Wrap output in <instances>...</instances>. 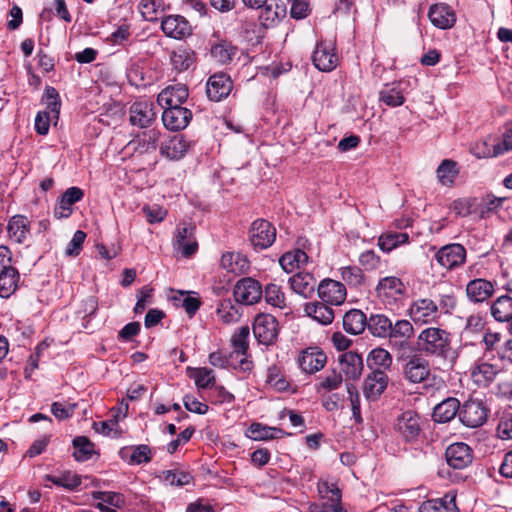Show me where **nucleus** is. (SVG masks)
<instances>
[{
  "mask_svg": "<svg viewBox=\"0 0 512 512\" xmlns=\"http://www.w3.org/2000/svg\"><path fill=\"white\" fill-rule=\"evenodd\" d=\"M450 334L438 327H428L418 335V346L426 355L446 358L451 350Z\"/></svg>",
  "mask_w": 512,
  "mask_h": 512,
  "instance_id": "obj_1",
  "label": "nucleus"
},
{
  "mask_svg": "<svg viewBox=\"0 0 512 512\" xmlns=\"http://www.w3.org/2000/svg\"><path fill=\"white\" fill-rule=\"evenodd\" d=\"M493 359L483 354L469 368L470 380L478 388H488L503 372L501 364L492 362Z\"/></svg>",
  "mask_w": 512,
  "mask_h": 512,
  "instance_id": "obj_2",
  "label": "nucleus"
},
{
  "mask_svg": "<svg viewBox=\"0 0 512 512\" xmlns=\"http://www.w3.org/2000/svg\"><path fill=\"white\" fill-rule=\"evenodd\" d=\"M20 280L18 270L12 266V253L6 246H0V297L13 295Z\"/></svg>",
  "mask_w": 512,
  "mask_h": 512,
  "instance_id": "obj_3",
  "label": "nucleus"
},
{
  "mask_svg": "<svg viewBox=\"0 0 512 512\" xmlns=\"http://www.w3.org/2000/svg\"><path fill=\"white\" fill-rule=\"evenodd\" d=\"M402 374L410 384H422L434 379L429 361L421 354H412L404 359Z\"/></svg>",
  "mask_w": 512,
  "mask_h": 512,
  "instance_id": "obj_4",
  "label": "nucleus"
},
{
  "mask_svg": "<svg viewBox=\"0 0 512 512\" xmlns=\"http://www.w3.org/2000/svg\"><path fill=\"white\" fill-rule=\"evenodd\" d=\"M488 412L489 410L482 400L469 399L460 405L458 418L464 426L478 428L487 421Z\"/></svg>",
  "mask_w": 512,
  "mask_h": 512,
  "instance_id": "obj_5",
  "label": "nucleus"
},
{
  "mask_svg": "<svg viewBox=\"0 0 512 512\" xmlns=\"http://www.w3.org/2000/svg\"><path fill=\"white\" fill-rule=\"evenodd\" d=\"M276 238L275 227L265 219H257L252 222L249 230V240L256 250L270 247Z\"/></svg>",
  "mask_w": 512,
  "mask_h": 512,
  "instance_id": "obj_6",
  "label": "nucleus"
},
{
  "mask_svg": "<svg viewBox=\"0 0 512 512\" xmlns=\"http://www.w3.org/2000/svg\"><path fill=\"white\" fill-rule=\"evenodd\" d=\"M467 251L465 247L458 243H451L442 246L435 253L436 262L447 270H454L461 267L466 262Z\"/></svg>",
  "mask_w": 512,
  "mask_h": 512,
  "instance_id": "obj_7",
  "label": "nucleus"
},
{
  "mask_svg": "<svg viewBox=\"0 0 512 512\" xmlns=\"http://www.w3.org/2000/svg\"><path fill=\"white\" fill-rule=\"evenodd\" d=\"M278 322L271 314H259L253 323V333L260 344L271 345L278 337Z\"/></svg>",
  "mask_w": 512,
  "mask_h": 512,
  "instance_id": "obj_8",
  "label": "nucleus"
},
{
  "mask_svg": "<svg viewBox=\"0 0 512 512\" xmlns=\"http://www.w3.org/2000/svg\"><path fill=\"white\" fill-rule=\"evenodd\" d=\"M496 282L485 278L471 279L465 288L468 301L473 304H488L495 294Z\"/></svg>",
  "mask_w": 512,
  "mask_h": 512,
  "instance_id": "obj_9",
  "label": "nucleus"
},
{
  "mask_svg": "<svg viewBox=\"0 0 512 512\" xmlns=\"http://www.w3.org/2000/svg\"><path fill=\"white\" fill-rule=\"evenodd\" d=\"M263 291L261 284L251 278H242L234 286L233 296L238 304L253 305L262 297Z\"/></svg>",
  "mask_w": 512,
  "mask_h": 512,
  "instance_id": "obj_10",
  "label": "nucleus"
},
{
  "mask_svg": "<svg viewBox=\"0 0 512 512\" xmlns=\"http://www.w3.org/2000/svg\"><path fill=\"white\" fill-rule=\"evenodd\" d=\"M250 329L247 325L238 328L231 337L233 350L231 357H234L238 363V368L247 371L251 367V362L247 360V352L249 349Z\"/></svg>",
  "mask_w": 512,
  "mask_h": 512,
  "instance_id": "obj_11",
  "label": "nucleus"
},
{
  "mask_svg": "<svg viewBox=\"0 0 512 512\" xmlns=\"http://www.w3.org/2000/svg\"><path fill=\"white\" fill-rule=\"evenodd\" d=\"M257 10H259L257 17L259 24L265 29L277 26L287 13V7L283 0H268Z\"/></svg>",
  "mask_w": 512,
  "mask_h": 512,
  "instance_id": "obj_12",
  "label": "nucleus"
},
{
  "mask_svg": "<svg viewBox=\"0 0 512 512\" xmlns=\"http://www.w3.org/2000/svg\"><path fill=\"white\" fill-rule=\"evenodd\" d=\"M196 227L192 223L178 225L173 246L181 251L185 257H190L198 250V243L195 238Z\"/></svg>",
  "mask_w": 512,
  "mask_h": 512,
  "instance_id": "obj_13",
  "label": "nucleus"
},
{
  "mask_svg": "<svg viewBox=\"0 0 512 512\" xmlns=\"http://www.w3.org/2000/svg\"><path fill=\"white\" fill-rule=\"evenodd\" d=\"M156 107L153 102L139 100L134 102L130 109V123L139 128L149 127L156 119Z\"/></svg>",
  "mask_w": 512,
  "mask_h": 512,
  "instance_id": "obj_14",
  "label": "nucleus"
},
{
  "mask_svg": "<svg viewBox=\"0 0 512 512\" xmlns=\"http://www.w3.org/2000/svg\"><path fill=\"white\" fill-rule=\"evenodd\" d=\"M375 290L382 301L391 304L405 294L406 286L400 278L387 276L379 280Z\"/></svg>",
  "mask_w": 512,
  "mask_h": 512,
  "instance_id": "obj_15",
  "label": "nucleus"
},
{
  "mask_svg": "<svg viewBox=\"0 0 512 512\" xmlns=\"http://www.w3.org/2000/svg\"><path fill=\"white\" fill-rule=\"evenodd\" d=\"M318 296L327 304L339 306L344 303L347 290L340 281L324 279L318 286Z\"/></svg>",
  "mask_w": 512,
  "mask_h": 512,
  "instance_id": "obj_16",
  "label": "nucleus"
},
{
  "mask_svg": "<svg viewBox=\"0 0 512 512\" xmlns=\"http://www.w3.org/2000/svg\"><path fill=\"white\" fill-rule=\"evenodd\" d=\"M445 458L451 468L462 470L472 463L473 451L466 443L457 442L447 447Z\"/></svg>",
  "mask_w": 512,
  "mask_h": 512,
  "instance_id": "obj_17",
  "label": "nucleus"
},
{
  "mask_svg": "<svg viewBox=\"0 0 512 512\" xmlns=\"http://www.w3.org/2000/svg\"><path fill=\"white\" fill-rule=\"evenodd\" d=\"M411 319L416 324H426L438 318V305L429 298L415 300L409 309Z\"/></svg>",
  "mask_w": 512,
  "mask_h": 512,
  "instance_id": "obj_18",
  "label": "nucleus"
},
{
  "mask_svg": "<svg viewBox=\"0 0 512 512\" xmlns=\"http://www.w3.org/2000/svg\"><path fill=\"white\" fill-rule=\"evenodd\" d=\"M389 377L384 370L371 371L363 383V394L367 400L374 401L386 390Z\"/></svg>",
  "mask_w": 512,
  "mask_h": 512,
  "instance_id": "obj_19",
  "label": "nucleus"
},
{
  "mask_svg": "<svg viewBox=\"0 0 512 512\" xmlns=\"http://www.w3.org/2000/svg\"><path fill=\"white\" fill-rule=\"evenodd\" d=\"M8 238L16 244H26L31 238V222L27 216L16 214L8 220Z\"/></svg>",
  "mask_w": 512,
  "mask_h": 512,
  "instance_id": "obj_20",
  "label": "nucleus"
},
{
  "mask_svg": "<svg viewBox=\"0 0 512 512\" xmlns=\"http://www.w3.org/2000/svg\"><path fill=\"white\" fill-rule=\"evenodd\" d=\"M232 87L233 84L229 75L223 72L216 73L210 76L207 81L206 94L210 100L219 102L230 94Z\"/></svg>",
  "mask_w": 512,
  "mask_h": 512,
  "instance_id": "obj_21",
  "label": "nucleus"
},
{
  "mask_svg": "<svg viewBox=\"0 0 512 512\" xmlns=\"http://www.w3.org/2000/svg\"><path fill=\"white\" fill-rule=\"evenodd\" d=\"M162 121L164 126L172 131L186 128L192 118V112L182 106L163 108Z\"/></svg>",
  "mask_w": 512,
  "mask_h": 512,
  "instance_id": "obj_22",
  "label": "nucleus"
},
{
  "mask_svg": "<svg viewBox=\"0 0 512 512\" xmlns=\"http://www.w3.org/2000/svg\"><path fill=\"white\" fill-rule=\"evenodd\" d=\"M161 29L164 34L174 39H182L192 33L189 22L180 15H169L161 22Z\"/></svg>",
  "mask_w": 512,
  "mask_h": 512,
  "instance_id": "obj_23",
  "label": "nucleus"
},
{
  "mask_svg": "<svg viewBox=\"0 0 512 512\" xmlns=\"http://www.w3.org/2000/svg\"><path fill=\"white\" fill-rule=\"evenodd\" d=\"M314 66L323 72L332 71L337 66L338 58L333 48L326 42H319L312 55Z\"/></svg>",
  "mask_w": 512,
  "mask_h": 512,
  "instance_id": "obj_24",
  "label": "nucleus"
},
{
  "mask_svg": "<svg viewBox=\"0 0 512 512\" xmlns=\"http://www.w3.org/2000/svg\"><path fill=\"white\" fill-rule=\"evenodd\" d=\"M397 431L407 442L416 440L421 432L420 418L413 411H406L398 418Z\"/></svg>",
  "mask_w": 512,
  "mask_h": 512,
  "instance_id": "obj_25",
  "label": "nucleus"
},
{
  "mask_svg": "<svg viewBox=\"0 0 512 512\" xmlns=\"http://www.w3.org/2000/svg\"><path fill=\"white\" fill-rule=\"evenodd\" d=\"M298 361L302 371L313 374L324 368L327 356L321 350L308 348L301 353Z\"/></svg>",
  "mask_w": 512,
  "mask_h": 512,
  "instance_id": "obj_26",
  "label": "nucleus"
},
{
  "mask_svg": "<svg viewBox=\"0 0 512 512\" xmlns=\"http://www.w3.org/2000/svg\"><path fill=\"white\" fill-rule=\"evenodd\" d=\"M341 371L347 378L356 380L360 378L363 371V359L360 354L353 351L343 352L339 355Z\"/></svg>",
  "mask_w": 512,
  "mask_h": 512,
  "instance_id": "obj_27",
  "label": "nucleus"
},
{
  "mask_svg": "<svg viewBox=\"0 0 512 512\" xmlns=\"http://www.w3.org/2000/svg\"><path fill=\"white\" fill-rule=\"evenodd\" d=\"M188 94V89L184 85L169 86L158 94L157 102L162 108L181 106Z\"/></svg>",
  "mask_w": 512,
  "mask_h": 512,
  "instance_id": "obj_28",
  "label": "nucleus"
},
{
  "mask_svg": "<svg viewBox=\"0 0 512 512\" xmlns=\"http://www.w3.org/2000/svg\"><path fill=\"white\" fill-rule=\"evenodd\" d=\"M189 142L181 134L174 135L167 139L160 147L162 156L170 160L181 159L189 149Z\"/></svg>",
  "mask_w": 512,
  "mask_h": 512,
  "instance_id": "obj_29",
  "label": "nucleus"
},
{
  "mask_svg": "<svg viewBox=\"0 0 512 512\" xmlns=\"http://www.w3.org/2000/svg\"><path fill=\"white\" fill-rule=\"evenodd\" d=\"M428 17L434 26L441 29L452 27L456 21L453 10L444 3L432 5Z\"/></svg>",
  "mask_w": 512,
  "mask_h": 512,
  "instance_id": "obj_30",
  "label": "nucleus"
},
{
  "mask_svg": "<svg viewBox=\"0 0 512 512\" xmlns=\"http://www.w3.org/2000/svg\"><path fill=\"white\" fill-rule=\"evenodd\" d=\"M460 402L457 398L449 397L437 404L432 413L433 420L438 423H447L459 416Z\"/></svg>",
  "mask_w": 512,
  "mask_h": 512,
  "instance_id": "obj_31",
  "label": "nucleus"
},
{
  "mask_svg": "<svg viewBox=\"0 0 512 512\" xmlns=\"http://www.w3.org/2000/svg\"><path fill=\"white\" fill-rule=\"evenodd\" d=\"M418 512H458L456 495L449 492L442 498L427 500L419 506Z\"/></svg>",
  "mask_w": 512,
  "mask_h": 512,
  "instance_id": "obj_32",
  "label": "nucleus"
},
{
  "mask_svg": "<svg viewBox=\"0 0 512 512\" xmlns=\"http://www.w3.org/2000/svg\"><path fill=\"white\" fill-rule=\"evenodd\" d=\"M490 315L498 323H509L512 320V297H497L490 305Z\"/></svg>",
  "mask_w": 512,
  "mask_h": 512,
  "instance_id": "obj_33",
  "label": "nucleus"
},
{
  "mask_svg": "<svg viewBox=\"0 0 512 512\" xmlns=\"http://www.w3.org/2000/svg\"><path fill=\"white\" fill-rule=\"evenodd\" d=\"M291 289L303 296L304 298L310 297L314 292L316 280L312 274L307 272H298L289 279Z\"/></svg>",
  "mask_w": 512,
  "mask_h": 512,
  "instance_id": "obj_34",
  "label": "nucleus"
},
{
  "mask_svg": "<svg viewBox=\"0 0 512 512\" xmlns=\"http://www.w3.org/2000/svg\"><path fill=\"white\" fill-rule=\"evenodd\" d=\"M367 323L368 317L359 309H351L343 316V328L352 335L361 334Z\"/></svg>",
  "mask_w": 512,
  "mask_h": 512,
  "instance_id": "obj_35",
  "label": "nucleus"
},
{
  "mask_svg": "<svg viewBox=\"0 0 512 512\" xmlns=\"http://www.w3.org/2000/svg\"><path fill=\"white\" fill-rule=\"evenodd\" d=\"M306 314L322 325H329L334 320V310L325 302H313L305 305Z\"/></svg>",
  "mask_w": 512,
  "mask_h": 512,
  "instance_id": "obj_36",
  "label": "nucleus"
},
{
  "mask_svg": "<svg viewBox=\"0 0 512 512\" xmlns=\"http://www.w3.org/2000/svg\"><path fill=\"white\" fill-rule=\"evenodd\" d=\"M120 456L122 459H127L129 464L139 465L149 463L152 459V452L148 445L140 444L130 448H122Z\"/></svg>",
  "mask_w": 512,
  "mask_h": 512,
  "instance_id": "obj_37",
  "label": "nucleus"
},
{
  "mask_svg": "<svg viewBox=\"0 0 512 512\" xmlns=\"http://www.w3.org/2000/svg\"><path fill=\"white\" fill-rule=\"evenodd\" d=\"M414 328L408 320H397L391 325V332L388 338L393 345L407 344L408 340L413 336Z\"/></svg>",
  "mask_w": 512,
  "mask_h": 512,
  "instance_id": "obj_38",
  "label": "nucleus"
},
{
  "mask_svg": "<svg viewBox=\"0 0 512 512\" xmlns=\"http://www.w3.org/2000/svg\"><path fill=\"white\" fill-rule=\"evenodd\" d=\"M392 321L384 314H371L368 317L369 332L379 338H387L391 332Z\"/></svg>",
  "mask_w": 512,
  "mask_h": 512,
  "instance_id": "obj_39",
  "label": "nucleus"
},
{
  "mask_svg": "<svg viewBox=\"0 0 512 512\" xmlns=\"http://www.w3.org/2000/svg\"><path fill=\"white\" fill-rule=\"evenodd\" d=\"M285 432L282 429L269 427L261 423H252L247 429L246 435L256 441L270 440L283 437Z\"/></svg>",
  "mask_w": 512,
  "mask_h": 512,
  "instance_id": "obj_40",
  "label": "nucleus"
},
{
  "mask_svg": "<svg viewBox=\"0 0 512 512\" xmlns=\"http://www.w3.org/2000/svg\"><path fill=\"white\" fill-rule=\"evenodd\" d=\"M391 354L383 348H375L368 354L367 365L371 371L381 369L386 372L392 365Z\"/></svg>",
  "mask_w": 512,
  "mask_h": 512,
  "instance_id": "obj_41",
  "label": "nucleus"
},
{
  "mask_svg": "<svg viewBox=\"0 0 512 512\" xmlns=\"http://www.w3.org/2000/svg\"><path fill=\"white\" fill-rule=\"evenodd\" d=\"M409 242V235L405 232H388L379 236V248L388 253L402 244Z\"/></svg>",
  "mask_w": 512,
  "mask_h": 512,
  "instance_id": "obj_42",
  "label": "nucleus"
},
{
  "mask_svg": "<svg viewBox=\"0 0 512 512\" xmlns=\"http://www.w3.org/2000/svg\"><path fill=\"white\" fill-rule=\"evenodd\" d=\"M139 11L147 21H156L165 11L164 0H141Z\"/></svg>",
  "mask_w": 512,
  "mask_h": 512,
  "instance_id": "obj_43",
  "label": "nucleus"
},
{
  "mask_svg": "<svg viewBox=\"0 0 512 512\" xmlns=\"http://www.w3.org/2000/svg\"><path fill=\"white\" fill-rule=\"evenodd\" d=\"M237 48L231 42L221 40L211 47V56L221 64L229 63L235 56Z\"/></svg>",
  "mask_w": 512,
  "mask_h": 512,
  "instance_id": "obj_44",
  "label": "nucleus"
},
{
  "mask_svg": "<svg viewBox=\"0 0 512 512\" xmlns=\"http://www.w3.org/2000/svg\"><path fill=\"white\" fill-rule=\"evenodd\" d=\"M217 314L224 323L231 324L240 319L242 312L238 303L234 304L231 299H223L218 305Z\"/></svg>",
  "mask_w": 512,
  "mask_h": 512,
  "instance_id": "obj_45",
  "label": "nucleus"
},
{
  "mask_svg": "<svg viewBox=\"0 0 512 512\" xmlns=\"http://www.w3.org/2000/svg\"><path fill=\"white\" fill-rule=\"evenodd\" d=\"M458 173L457 163L450 159L443 160L436 170L437 179L444 186L452 185Z\"/></svg>",
  "mask_w": 512,
  "mask_h": 512,
  "instance_id": "obj_46",
  "label": "nucleus"
},
{
  "mask_svg": "<svg viewBox=\"0 0 512 512\" xmlns=\"http://www.w3.org/2000/svg\"><path fill=\"white\" fill-rule=\"evenodd\" d=\"M490 138L477 142L471 147V152L479 159L496 157L503 154L502 144L490 143Z\"/></svg>",
  "mask_w": 512,
  "mask_h": 512,
  "instance_id": "obj_47",
  "label": "nucleus"
},
{
  "mask_svg": "<svg viewBox=\"0 0 512 512\" xmlns=\"http://www.w3.org/2000/svg\"><path fill=\"white\" fill-rule=\"evenodd\" d=\"M74 453L76 461L85 462L95 453L94 444L85 436H78L73 440Z\"/></svg>",
  "mask_w": 512,
  "mask_h": 512,
  "instance_id": "obj_48",
  "label": "nucleus"
},
{
  "mask_svg": "<svg viewBox=\"0 0 512 512\" xmlns=\"http://www.w3.org/2000/svg\"><path fill=\"white\" fill-rule=\"evenodd\" d=\"M46 479L54 485L67 490H76L81 485L80 476L71 471H65L60 475H47Z\"/></svg>",
  "mask_w": 512,
  "mask_h": 512,
  "instance_id": "obj_49",
  "label": "nucleus"
},
{
  "mask_svg": "<svg viewBox=\"0 0 512 512\" xmlns=\"http://www.w3.org/2000/svg\"><path fill=\"white\" fill-rule=\"evenodd\" d=\"M171 300L176 306L183 307L189 317L194 316L201 306V301L198 298L191 297L188 293L183 291H178L171 297Z\"/></svg>",
  "mask_w": 512,
  "mask_h": 512,
  "instance_id": "obj_50",
  "label": "nucleus"
},
{
  "mask_svg": "<svg viewBox=\"0 0 512 512\" xmlns=\"http://www.w3.org/2000/svg\"><path fill=\"white\" fill-rule=\"evenodd\" d=\"M343 382V378L340 372L335 370L329 371L325 376L319 377L318 382L315 385V389L318 393L330 392L338 389Z\"/></svg>",
  "mask_w": 512,
  "mask_h": 512,
  "instance_id": "obj_51",
  "label": "nucleus"
},
{
  "mask_svg": "<svg viewBox=\"0 0 512 512\" xmlns=\"http://www.w3.org/2000/svg\"><path fill=\"white\" fill-rule=\"evenodd\" d=\"M341 279L350 287L359 288L365 283V276L357 266H345L339 269Z\"/></svg>",
  "mask_w": 512,
  "mask_h": 512,
  "instance_id": "obj_52",
  "label": "nucleus"
},
{
  "mask_svg": "<svg viewBox=\"0 0 512 512\" xmlns=\"http://www.w3.org/2000/svg\"><path fill=\"white\" fill-rule=\"evenodd\" d=\"M308 260L307 254L302 250H295L293 252H286L279 259V264L283 268L284 271L290 273L293 271L294 266L299 267L302 264H305Z\"/></svg>",
  "mask_w": 512,
  "mask_h": 512,
  "instance_id": "obj_53",
  "label": "nucleus"
},
{
  "mask_svg": "<svg viewBox=\"0 0 512 512\" xmlns=\"http://www.w3.org/2000/svg\"><path fill=\"white\" fill-rule=\"evenodd\" d=\"M42 102L46 105V111L53 114V118L57 120L61 108V101L58 91L52 86H47L42 96Z\"/></svg>",
  "mask_w": 512,
  "mask_h": 512,
  "instance_id": "obj_54",
  "label": "nucleus"
},
{
  "mask_svg": "<svg viewBox=\"0 0 512 512\" xmlns=\"http://www.w3.org/2000/svg\"><path fill=\"white\" fill-rule=\"evenodd\" d=\"M91 496L95 500H100L102 503H107L108 505L115 508H122L126 504L125 497L118 492L113 491H93Z\"/></svg>",
  "mask_w": 512,
  "mask_h": 512,
  "instance_id": "obj_55",
  "label": "nucleus"
},
{
  "mask_svg": "<svg viewBox=\"0 0 512 512\" xmlns=\"http://www.w3.org/2000/svg\"><path fill=\"white\" fill-rule=\"evenodd\" d=\"M160 133L156 130H150L143 133L137 140V146L135 147L140 153L155 151L159 140Z\"/></svg>",
  "mask_w": 512,
  "mask_h": 512,
  "instance_id": "obj_56",
  "label": "nucleus"
},
{
  "mask_svg": "<svg viewBox=\"0 0 512 512\" xmlns=\"http://www.w3.org/2000/svg\"><path fill=\"white\" fill-rule=\"evenodd\" d=\"M193 61V53L187 49H179L171 55L172 65L179 72L187 70L193 64Z\"/></svg>",
  "mask_w": 512,
  "mask_h": 512,
  "instance_id": "obj_57",
  "label": "nucleus"
},
{
  "mask_svg": "<svg viewBox=\"0 0 512 512\" xmlns=\"http://www.w3.org/2000/svg\"><path fill=\"white\" fill-rule=\"evenodd\" d=\"M264 297L268 304L274 307H283L285 296L281 291V288L276 284H269L266 286L264 291Z\"/></svg>",
  "mask_w": 512,
  "mask_h": 512,
  "instance_id": "obj_58",
  "label": "nucleus"
},
{
  "mask_svg": "<svg viewBox=\"0 0 512 512\" xmlns=\"http://www.w3.org/2000/svg\"><path fill=\"white\" fill-rule=\"evenodd\" d=\"M380 100L388 106L397 107L403 104L404 96L398 88L392 87L380 92Z\"/></svg>",
  "mask_w": 512,
  "mask_h": 512,
  "instance_id": "obj_59",
  "label": "nucleus"
},
{
  "mask_svg": "<svg viewBox=\"0 0 512 512\" xmlns=\"http://www.w3.org/2000/svg\"><path fill=\"white\" fill-rule=\"evenodd\" d=\"M209 363L214 367L220 368H238V363L234 357H231V353L228 356L223 355L220 351L212 352L209 355Z\"/></svg>",
  "mask_w": 512,
  "mask_h": 512,
  "instance_id": "obj_60",
  "label": "nucleus"
},
{
  "mask_svg": "<svg viewBox=\"0 0 512 512\" xmlns=\"http://www.w3.org/2000/svg\"><path fill=\"white\" fill-rule=\"evenodd\" d=\"M502 338V333L492 331L489 328L486 329L482 337V342L485 345V352L483 354L488 355L490 352L496 350V348L502 341Z\"/></svg>",
  "mask_w": 512,
  "mask_h": 512,
  "instance_id": "obj_61",
  "label": "nucleus"
},
{
  "mask_svg": "<svg viewBox=\"0 0 512 512\" xmlns=\"http://www.w3.org/2000/svg\"><path fill=\"white\" fill-rule=\"evenodd\" d=\"M195 384L198 388L206 389L214 385L215 377L213 375L212 370L207 368H199L196 370L195 375Z\"/></svg>",
  "mask_w": 512,
  "mask_h": 512,
  "instance_id": "obj_62",
  "label": "nucleus"
},
{
  "mask_svg": "<svg viewBox=\"0 0 512 512\" xmlns=\"http://www.w3.org/2000/svg\"><path fill=\"white\" fill-rule=\"evenodd\" d=\"M497 435L502 440L512 439V413H504L497 425Z\"/></svg>",
  "mask_w": 512,
  "mask_h": 512,
  "instance_id": "obj_63",
  "label": "nucleus"
},
{
  "mask_svg": "<svg viewBox=\"0 0 512 512\" xmlns=\"http://www.w3.org/2000/svg\"><path fill=\"white\" fill-rule=\"evenodd\" d=\"M359 264L367 271L375 270L380 265V257L374 250H366L359 255Z\"/></svg>",
  "mask_w": 512,
  "mask_h": 512,
  "instance_id": "obj_64",
  "label": "nucleus"
}]
</instances>
